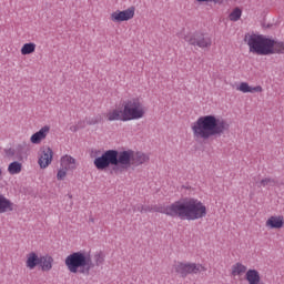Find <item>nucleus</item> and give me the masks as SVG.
<instances>
[{
	"instance_id": "1",
	"label": "nucleus",
	"mask_w": 284,
	"mask_h": 284,
	"mask_svg": "<svg viewBox=\"0 0 284 284\" xmlns=\"http://www.w3.org/2000/svg\"><path fill=\"white\" fill-rule=\"evenodd\" d=\"M155 212L181 221H199L207 216V206L196 197H184L170 205L160 206Z\"/></svg>"
},
{
	"instance_id": "2",
	"label": "nucleus",
	"mask_w": 284,
	"mask_h": 284,
	"mask_svg": "<svg viewBox=\"0 0 284 284\" xmlns=\"http://www.w3.org/2000/svg\"><path fill=\"white\" fill-rule=\"evenodd\" d=\"M195 141H207L212 136H221L230 130V123L215 115H202L191 124Z\"/></svg>"
},
{
	"instance_id": "3",
	"label": "nucleus",
	"mask_w": 284,
	"mask_h": 284,
	"mask_svg": "<svg viewBox=\"0 0 284 284\" xmlns=\"http://www.w3.org/2000/svg\"><path fill=\"white\" fill-rule=\"evenodd\" d=\"M245 43L248 52L258 57H270V54H284V42L274 40L265 34L246 33Z\"/></svg>"
},
{
	"instance_id": "4",
	"label": "nucleus",
	"mask_w": 284,
	"mask_h": 284,
	"mask_svg": "<svg viewBox=\"0 0 284 284\" xmlns=\"http://www.w3.org/2000/svg\"><path fill=\"white\" fill-rule=\"evenodd\" d=\"M148 109L143 105V102L139 98H131L122 102V109H111L106 112V121H139L145 116Z\"/></svg>"
},
{
	"instance_id": "5",
	"label": "nucleus",
	"mask_w": 284,
	"mask_h": 284,
	"mask_svg": "<svg viewBox=\"0 0 284 284\" xmlns=\"http://www.w3.org/2000/svg\"><path fill=\"white\" fill-rule=\"evenodd\" d=\"M64 265L71 274H83L88 276L90 270L94 267V262H92V255L83 251H78L65 257Z\"/></svg>"
},
{
	"instance_id": "6",
	"label": "nucleus",
	"mask_w": 284,
	"mask_h": 284,
	"mask_svg": "<svg viewBox=\"0 0 284 284\" xmlns=\"http://www.w3.org/2000/svg\"><path fill=\"white\" fill-rule=\"evenodd\" d=\"M126 159L128 156L123 151L108 150L101 156L95 158L93 164L97 170H106L110 165H121L124 168V161H126Z\"/></svg>"
},
{
	"instance_id": "7",
	"label": "nucleus",
	"mask_w": 284,
	"mask_h": 284,
	"mask_svg": "<svg viewBox=\"0 0 284 284\" xmlns=\"http://www.w3.org/2000/svg\"><path fill=\"white\" fill-rule=\"evenodd\" d=\"M173 272H175V274H180L182 278H185L190 274H201V272H207V268L203 264L175 262L173 264Z\"/></svg>"
},
{
	"instance_id": "8",
	"label": "nucleus",
	"mask_w": 284,
	"mask_h": 284,
	"mask_svg": "<svg viewBox=\"0 0 284 284\" xmlns=\"http://www.w3.org/2000/svg\"><path fill=\"white\" fill-rule=\"evenodd\" d=\"M123 154L126 155V160L124 161V168H139V165H143L150 161V155L148 153H143L141 151L134 152L133 150L123 151Z\"/></svg>"
},
{
	"instance_id": "9",
	"label": "nucleus",
	"mask_w": 284,
	"mask_h": 284,
	"mask_svg": "<svg viewBox=\"0 0 284 284\" xmlns=\"http://www.w3.org/2000/svg\"><path fill=\"white\" fill-rule=\"evenodd\" d=\"M184 41H186L189 45L201 48L202 50H205V48H212V38L201 32L186 34L184 37Z\"/></svg>"
},
{
	"instance_id": "10",
	"label": "nucleus",
	"mask_w": 284,
	"mask_h": 284,
	"mask_svg": "<svg viewBox=\"0 0 284 284\" xmlns=\"http://www.w3.org/2000/svg\"><path fill=\"white\" fill-rule=\"evenodd\" d=\"M134 12H135L134 7H130L123 11L118 10V11L111 13V21H113V23H121L123 21H130V19H134Z\"/></svg>"
},
{
	"instance_id": "11",
	"label": "nucleus",
	"mask_w": 284,
	"mask_h": 284,
	"mask_svg": "<svg viewBox=\"0 0 284 284\" xmlns=\"http://www.w3.org/2000/svg\"><path fill=\"white\" fill-rule=\"evenodd\" d=\"M52 149L45 148L40 151L38 164L40 165L41 170H45L52 163V156H53Z\"/></svg>"
},
{
	"instance_id": "12",
	"label": "nucleus",
	"mask_w": 284,
	"mask_h": 284,
	"mask_svg": "<svg viewBox=\"0 0 284 284\" xmlns=\"http://www.w3.org/2000/svg\"><path fill=\"white\" fill-rule=\"evenodd\" d=\"M48 134H50V126L44 125L38 132H36L31 135L30 142L33 143V145H39V143H41V141L45 140Z\"/></svg>"
},
{
	"instance_id": "13",
	"label": "nucleus",
	"mask_w": 284,
	"mask_h": 284,
	"mask_svg": "<svg viewBox=\"0 0 284 284\" xmlns=\"http://www.w3.org/2000/svg\"><path fill=\"white\" fill-rule=\"evenodd\" d=\"M14 203L10 201V199L6 197L2 193H0V214H6V212H13Z\"/></svg>"
},
{
	"instance_id": "14",
	"label": "nucleus",
	"mask_w": 284,
	"mask_h": 284,
	"mask_svg": "<svg viewBox=\"0 0 284 284\" xmlns=\"http://www.w3.org/2000/svg\"><path fill=\"white\" fill-rule=\"evenodd\" d=\"M284 225V219L283 216H271L266 221V227H270V230H281Z\"/></svg>"
},
{
	"instance_id": "15",
	"label": "nucleus",
	"mask_w": 284,
	"mask_h": 284,
	"mask_svg": "<svg viewBox=\"0 0 284 284\" xmlns=\"http://www.w3.org/2000/svg\"><path fill=\"white\" fill-rule=\"evenodd\" d=\"M239 92H243L244 94L251 93L254 94V92H263V87H250L247 82H241L240 85L236 88Z\"/></svg>"
},
{
	"instance_id": "16",
	"label": "nucleus",
	"mask_w": 284,
	"mask_h": 284,
	"mask_svg": "<svg viewBox=\"0 0 284 284\" xmlns=\"http://www.w3.org/2000/svg\"><path fill=\"white\" fill-rule=\"evenodd\" d=\"M60 163L64 170H77V160L70 155L62 156Z\"/></svg>"
},
{
	"instance_id": "17",
	"label": "nucleus",
	"mask_w": 284,
	"mask_h": 284,
	"mask_svg": "<svg viewBox=\"0 0 284 284\" xmlns=\"http://www.w3.org/2000/svg\"><path fill=\"white\" fill-rule=\"evenodd\" d=\"M40 261L41 257H39L37 253L31 252L27 255L26 266L28 267V270H34L37 265H40Z\"/></svg>"
},
{
	"instance_id": "18",
	"label": "nucleus",
	"mask_w": 284,
	"mask_h": 284,
	"mask_svg": "<svg viewBox=\"0 0 284 284\" xmlns=\"http://www.w3.org/2000/svg\"><path fill=\"white\" fill-rule=\"evenodd\" d=\"M54 263V258L50 255L40 256V267L42 272H50L52 270V264Z\"/></svg>"
},
{
	"instance_id": "19",
	"label": "nucleus",
	"mask_w": 284,
	"mask_h": 284,
	"mask_svg": "<svg viewBox=\"0 0 284 284\" xmlns=\"http://www.w3.org/2000/svg\"><path fill=\"white\" fill-rule=\"evenodd\" d=\"M231 274H232V276H243V274H247V266H245L241 262H237L232 265Z\"/></svg>"
},
{
	"instance_id": "20",
	"label": "nucleus",
	"mask_w": 284,
	"mask_h": 284,
	"mask_svg": "<svg viewBox=\"0 0 284 284\" xmlns=\"http://www.w3.org/2000/svg\"><path fill=\"white\" fill-rule=\"evenodd\" d=\"M28 150H29L28 143L22 142L18 144L16 146V153H17L16 159H18L19 161H22L23 156H28Z\"/></svg>"
},
{
	"instance_id": "21",
	"label": "nucleus",
	"mask_w": 284,
	"mask_h": 284,
	"mask_svg": "<svg viewBox=\"0 0 284 284\" xmlns=\"http://www.w3.org/2000/svg\"><path fill=\"white\" fill-rule=\"evenodd\" d=\"M21 170H23V165L21 164V162H11L8 166V172L11 175L14 174H21Z\"/></svg>"
},
{
	"instance_id": "22",
	"label": "nucleus",
	"mask_w": 284,
	"mask_h": 284,
	"mask_svg": "<svg viewBox=\"0 0 284 284\" xmlns=\"http://www.w3.org/2000/svg\"><path fill=\"white\" fill-rule=\"evenodd\" d=\"M37 50V44L33 42H29V43H24L20 50L21 54L23 57L28 55V54H32L34 53V51Z\"/></svg>"
},
{
	"instance_id": "23",
	"label": "nucleus",
	"mask_w": 284,
	"mask_h": 284,
	"mask_svg": "<svg viewBox=\"0 0 284 284\" xmlns=\"http://www.w3.org/2000/svg\"><path fill=\"white\" fill-rule=\"evenodd\" d=\"M93 258H94V263H95L97 267H101V265H103V263H105V253H103L102 251H98L93 255Z\"/></svg>"
},
{
	"instance_id": "24",
	"label": "nucleus",
	"mask_w": 284,
	"mask_h": 284,
	"mask_svg": "<svg viewBox=\"0 0 284 284\" xmlns=\"http://www.w3.org/2000/svg\"><path fill=\"white\" fill-rule=\"evenodd\" d=\"M241 17H243V10H241V8H235L230 14H229V19L230 21L236 22L241 19Z\"/></svg>"
},
{
	"instance_id": "25",
	"label": "nucleus",
	"mask_w": 284,
	"mask_h": 284,
	"mask_svg": "<svg viewBox=\"0 0 284 284\" xmlns=\"http://www.w3.org/2000/svg\"><path fill=\"white\" fill-rule=\"evenodd\" d=\"M274 183H276V181H274V179L265 178V179L261 180L260 185L262 187H272V185H274Z\"/></svg>"
},
{
	"instance_id": "26",
	"label": "nucleus",
	"mask_w": 284,
	"mask_h": 284,
	"mask_svg": "<svg viewBox=\"0 0 284 284\" xmlns=\"http://www.w3.org/2000/svg\"><path fill=\"white\" fill-rule=\"evenodd\" d=\"M65 176H68V169L61 166V169L58 171L57 179L58 181H63Z\"/></svg>"
},
{
	"instance_id": "27",
	"label": "nucleus",
	"mask_w": 284,
	"mask_h": 284,
	"mask_svg": "<svg viewBox=\"0 0 284 284\" xmlns=\"http://www.w3.org/2000/svg\"><path fill=\"white\" fill-rule=\"evenodd\" d=\"M197 3H223L225 0H196Z\"/></svg>"
},
{
	"instance_id": "28",
	"label": "nucleus",
	"mask_w": 284,
	"mask_h": 284,
	"mask_svg": "<svg viewBox=\"0 0 284 284\" xmlns=\"http://www.w3.org/2000/svg\"><path fill=\"white\" fill-rule=\"evenodd\" d=\"M6 154L10 158L14 156L17 159V149H8L6 150Z\"/></svg>"
},
{
	"instance_id": "29",
	"label": "nucleus",
	"mask_w": 284,
	"mask_h": 284,
	"mask_svg": "<svg viewBox=\"0 0 284 284\" xmlns=\"http://www.w3.org/2000/svg\"><path fill=\"white\" fill-rule=\"evenodd\" d=\"M144 210H145V206L141 204L134 207V212H141V214H143Z\"/></svg>"
},
{
	"instance_id": "30",
	"label": "nucleus",
	"mask_w": 284,
	"mask_h": 284,
	"mask_svg": "<svg viewBox=\"0 0 284 284\" xmlns=\"http://www.w3.org/2000/svg\"><path fill=\"white\" fill-rule=\"evenodd\" d=\"M100 119L99 118H93L89 121V125H97L99 123Z\"/></svg>"
},
{
	"instance_id": "31",
	"label": "nucleus",
	"mask_w": 284,
	"mask_h": 284,
	"mask_svg": "<svg viewBox=\"0 0 284 284\" xmlns=\"http://www.w3.org/2000/svg\"><path fill=\"white\" fill-rule=\"evenodd\" d=\"M144 212H152V209L150 206H144L143 213Z\"/></svg>"
},
{
	"instance_id": "32",
	"label": "nucleus",
	"mask_w": 284,
	"mask_h": 284,
	"mask_svg": "<svg viewBox=\"0 0 284 284\" xmlns=\"http://www.w3.org/2000/svg\"><path fill=\"white\" fill-rule=\"evenodd\" d=\"M70 130H71V132H77L78 129H77V126H71Z\"/></svg>"
},
{
	"instance_id": "33",
	"label": "nucleus",
	"mask_w": 284,
	"mask_h": 284,
	"mask_svg": "<svg viewBox=\"0 0 284 284\" xmlns=\"http://www.w3.org/2000/svg\"><path fill=\"white\" fill-rule=\"evenodd\" d=\"M3 174V170L0 168V176H2Z\"/></svg>"
}]
</instances>
